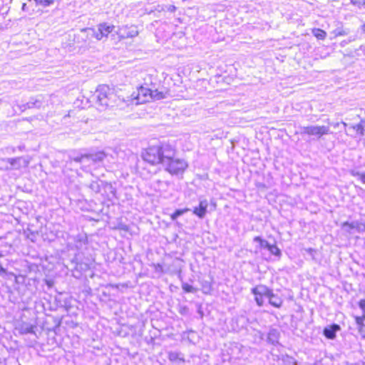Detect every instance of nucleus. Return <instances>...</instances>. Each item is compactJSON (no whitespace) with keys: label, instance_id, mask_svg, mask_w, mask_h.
Returning a JSON list of instances; mask_svg holds the SVG:
<instances>
[{"label":"nucleus","instance_id":"19","mask_svg":"<svg viewBox=\"0 0 365 365\" xmlns=\"http://www.w3.org/2000/svg\"><path fill=\"white\" fill-rule=\"evenodd\" d=\"M101 182L102 184V186H103V187L106 190H108L113 197H115L116 190H115V188L113 187V186L111 185V183L103 182V181H101Z\"/></svg>","mask_w":365,"mask_h":365},{"label":"nucleus","instance_id":"6","mask_svg":"<svg viewBox=\"0 0 365 365\" xmlns=\"http://www.w3.org/2000/svg\"><path fill=\"white\" fill-rule=\"evenodd\" d=\"M340 329V326L333 324L331 326L327 327L324 329V335L329 339H334L336 337V332Z\"/></svg>","mask_w":365,"mask_h":365},{"label":"nucleus","instance_id":"11","mask_svg":"<svg viewBox=\"0 0 365 365\" xmlns=\"http://www.w3.org/2000/svg\"><path fill=\"white\" fill-rule=\"evenodd\" d=\"M36 326L29 324L28 323H22L19 328V331L21 334H36L35 329Z\"/></svg>","mask_w":365,"mask_h":365},{"label":"nucleus","instance_id":"33","mask_svg":"<svg viewBox=\"0 0 365 365\" xmlns=\"http://www.w3.org/2000/svg\"><path fill=\"white\" fill-rule=\"evenodd\" d=\"M359 306L362 312L365 311V299H361L359 302Z\"/></svg>","mask_w":365,"mask_h":365},{"label":"nucleus","instance_id":"5","mask_svg":"<svg viewBox=\"0 0 365 365\" xmlns=\"http://www.w3.org/2000/svg\"><path fill=\"white\" fill-rule=\"evenodd\" d=\"M208 202L206 200H200L198 207H195L193 210V214L197 215L200 219L205 217L207 213V208Z\"/></svg>","mask_w":365,"mask_h":365},{"label":"nucleus","instance_id":"29","mask_svg":"<svg viewBox=\"0 0 365 365\" xmlns=\"http://www.w3.org/2000/svg\"><path fill=\"white\" fill-rule=\"evenodd\" d=\"M352 175L354 176H356L362 182V183L365 184V173H353Z\"/></svg>","mask_w":365,"mask_h":365},{"label":"nucleus","instance_id":"28","mask_svg":"<svg viewBox=\"0 0 365 365\" xmlns=\"http://www.w3.org/2000/svg\"><path fill=\"white\" fill-rule=\"evenodd\" d=\"M358 225H359V222H353L351 223H349V222H345L342 224V227L345 228L346 227H348L349 229L356 228L357 230Z\"/></svg>","mask_w":365,"mask_h":365},{"label":"nucleus","instance_id":"37","mask_svg":"<svg viewBox=\"0 0 365 365\" xmlns=\"http://www.w3.org/2000/svg\"><path fill=\"white\" fill-rule=\"evenodd\" d=\"M359 124H361V125H364V127L365 126V120L364 119H361L360 120V123Z\"/></svg>","mask_w":365,"mask_h":365},{"label":"nucleus","instance_id":"15","mask_svg":"<svg viewBox=\"0 0 365 365\" xmlns=\"http://www.w3.org/2000/svg\"><path fill=\"white\" fill-rule=\"evenodd\" d=\"M43 102L40 98H31L26 104L24 106L25 108H40L42 106Z\"/></svg>","mask_w":365,"mask_h":365},{"label":"nucleus","instance_id":"10","mask_svg":"<svg viewBox=\"0 0 365 365\" xmlns=\"http://www.w3.org/2000/svg\"><path fill=\"white\" fill-rule=\"evenodd\" d=\"M6 160L11 165V167L14 169H19L21 167V161L24 162V166H27L29 163V162L24 159L22 157L7 158Z\"/></svg>","mask_w":365,"mask_h":365},{"label":"nucleus","instance_id":"16","mask_svg":"<svg viewBox=\"0 0 365 365\" xmlns=\"http://www.w3.org/2000/svg\"><path fill=\"white\" fill-rule=\"evenodd\" d=\"M312 34L317 38L320 40H324L327 36V33L321 29H314Z\"/></svg>","mask_w":365,"mask_h":365},{"label":"nucleus","instance_id":"43","mask_svg":"<svg viewBox=\"0 0 365 365\" xmlns=\"http://www.w3.org/2000/svg\"><path fill=\"white\" fill-rule=\"evenodd\" d=\"M351 2H352L354 4H356V2H355V1H354V0H351Z\"/></svg>","mask_w":365,"mask_h":365},{"label":"nucleus","instance_id":"18","mask_svg":"<svg viewBox=\"0 0 365 365\" xmlns=\"http://www.w3.org/2000/svg\"><path fill=\"white\" fill-rule=\"evenodd\" d=\"M88 187L95 193H98L101 191V185L98 181H92L89 185Z\"/></svg>","mask_w":365,"mask_h":365},{"label":"nucleus","instance_id":"26","mask_svg":"<svg viewBox=\"0 0 365 365\" xmlns=\"http://www.w3.org/2000/svg\"><path fill=\"white\" fill-rule=\"evenodd\" d=\"M168 358H169L170 361H175L178 359H180V361H184V360L180 358V354L177 352L169 353Z\"/></svg>","mask_w":365,"mask_h":365},{"label":"nucleus","instance_id":"42","mask_svg":"<svg viewBox=\"0 0 365 365\" xmlns=\"http://www.w3.org/2000/svg\"><path fill=\"white\" fill-rule=\"evenodd\" d=\"M4 255L1 252H0V257H2Z\"/></svg>","mask_w":365,"mask_h":365},{"label":"nucleus","instance_id":"17","mask_svg":"<svg viewBox=\"0 0 365 365\" xmlns=\"http://www.w3.org/2000/svg\"><path fill=\"white\" fill-rule=\"evenodd\" d=\"M190 211L189 208L178 209L176 210L171 215L170 218L172 220H175L178 217Z\"/></svg>","mask_w":365,"mask_h":365},{"label":"nucleus","instance_id":"32","mask_svg":"<svg viewBox=\"0 0 365 365\" xmlns=\"http://www.w3.org/2000/svg\"><path fill=\"white\" fill-rule=\"evenodd\" d=\"M305 251L312 257V259H314V254L316 252V250L313 248H307L305 249Z\"/></svg>","mask_w":365,"mask_h":365},{"label":"nucleus","instance_id":"4","mask_svg":"<svg viewBox=\"0 0 365 365\" xmlns=\"http://www.w3.org/2000/svg\"><path fill=\"white\" fill-rule=\"evenodd\" d=\"M301 134L314 135L320 138L324 135L331 133L329 126L327 125H309L301 128Z\"/></svg>","mask_w":365,"mask_h":365},{"label":"nucleus","instance_id":"25","mask_svg":"<svg viewBox=\"0 0 365 365\" xmlns=\"http://www.w3.org/2000/svg\"><path fill=\"white\" fill-rule=\"evenodd\" d=\"M202 292L205 294H208L210 292L212 289L211 284L209 282L205 281L202 283Z\"/></svg>","mask_w":365,"mask_h":365},{"label":"nucleus","instance_id":"31","mask_svg":"<svg viewBox=\"0 0 365 365\" xmlns=\"http://www.w3.org/2000/svg\"><path fill=\"white\" fill-rule=\"evenodd\" d=\"M364 321L365 319L362 316L356 317V322L358 325L365 326Z\"/></svg>","mask_w":365,"mask_h":365},{"label":"nucleus","instance_id":"12","mask_svg":"<svg viewBox=\"0 0 365 365\" xmlns=\"http://www.w3.org/2000/svg\"><path fill=\"white\" fill-rule=\"evenodd\" d=\"M267 298L269 299V303L274 307L279 308L282 305L283 300L282 298L274 294L272 291Z\"/></svg>","mask_w":365,"mask_h":365},{"label":"nucleus","instance_id":"36","mask_svg":"<svg viewBox=\"0 0 365 365\" xmlns=\"http://www.w3.org/2000/svg\"><path fill=\"white\" fill-rule=\"evenodd\" d=\"M79 242H83V243L85 244V239H84V237H81L80 239H79Z\"/></svg>","mask_w":365,"mask_h":365},{"label":"nucleus","instance_id":"14","mask_svg":"<svg viewBox=\"0 0 365 365\" xmlns=\"http://www.w3.org/2000/svg\"><path fill=\"white\" fill-rule=\"evenodd\" d=\"M98 26L101 31H102L103 37H108V34H110L115 28L113 25H108L106 23L100 24Z\"/></svg>","mask_w":365,"mask_h":365},{"label":"nucleus","instance_id":"39","mask_svg":"<svg viewBox=\"0 0 365 365\" xmlns=\"http://www.w3.org/2000/svg\"><path fill=\"white\" fill-rule=\"evenodd\" d=\"M26 4L25 3H24L22 5V10L24 11L26 9Z\"/></svg>","mask_w":365,"mask_h":365},{"label":"nucleus","instance_id":"30","mask_svg":"<svg viewBox=\"0 0 365 365\" xmlns=\"http://www.w3.org/2000/svg\"><path fill=\"white\" fill-rule=\"evenodd\" d=\"M262 295H255V302L257 304L259 307H262L264 304V300L262 299Z\"/></svg>","mask_w":365,"mask_h":365},{"label":"nucleus","instance_id":"20","mask_svg":"<svg viewBox=\"0 0 365 365\" xmlns=\"http://www.w3.org/2000/svg\"><path fill=\"white\" fill-rule=\"evenodd\" d=\"M254 241L259 243L260 248H266L269 249L270 244L265 240L262 239L260 237L257 236L254 238Z\"/></svg>","mask_w":365,"mask_h":365},{"label":"nucleus","instance_id":"40","mask_svg":"<svg viewBox=\"0 0 365 365\" xmlns=\"http://www.w3.org/2000/svg\"><path fill=\"white\" fill-rule=\"evenodd\" d=\"M341 123L343 124V125H344V127H346V126L348 125H347V123H345V122H341Z\"/></svg>","mask_w":365,"mask_h":365},{"label":"nucleus","instance_id":"9","mask_svg":"<svg viewBox=\"0 0 365 365\" xmlns=\"http://www.w3.org/2000/svg\"><path fill=\"white\" fill-rule=\"evenodd\" d=\"M279 336L280 334L277 329H271L267 334V341L273 345H276L279 343Z\"/></svg>","mask_w":365,"mask_h":365},{"label":"nucleus","instance_id":"44","mask_svg":"<svg viewBox=\"0 0 365 365\" xmlns=\"http://www.w3.org/2000/svg\"><path fill=\"white\" fill-rule=\"evenodd\" d=\"M76 247H77V248H78V249L81 247L80 246H78V245H76Z\"/></svg>","mask_w":365,"mask_h":365},{"label":"nucleus","instance_id":"2","mask_svg":"<svg viewBox=\"0 0 365 365\" xmlns=\"http://www.w3.org/2000/svg\"><path fill=\"white\" fill-rule=\"evenodd\" d=\"M166 93L158 91V90H152L148 87L140 86L138 89V93L134 97L136 101L135 104H142L150 101H156L165 98Z\"/></svg>","mask_w":365,"mask_h":365},{"label":"nucleus","instance_id":"1","mask_svg":"<svg viewBox=\"0 0 365 365\" xmlns=\"http://www.w3.org/2000/svg\"><path fill=\"white\" fill-rule=\"evenodd\" d=\"M176 153L177 151L173 145L159 143L145 149L142 152V158L152 165L161 164L172 175H182L188 164L185 160L176 158Z\"/></svg>","mask_w":365,"mask_h":365},{"label":"nucleus","instance_id":"3","mask_svg":"<svg viewBox=\"0 0 365 365\" xmlns=\"http://www.w3.org/2000/svg\"><path fill=\"white\" fill-rule=\"evenodd\" d=\"M95 96L97 98V102L100 106H108L110 103V100L114 93L113 91L106 85L99 86L96 92Z\"/></svg>","mask_w":365,"mask_h":365},{"label":"nucleus","instance_id":"34","mask_svg":"<svg viewBox=\"0 0 365 365\" xmlns=\"http://www.w3.org/2000/svg\"><path fill=\"white\" fill-rule=\"evenodd\" d=\"M357 230L359 232H365V224H359L357 227Z\"/></svg>","mask_w":365,"mask_h":365},{"label":"nucleus","instance_id":"27","mask_svg":"<svg viewBox=\"0 0 365 365\" xmlns=\"http://www.w3.org/2000/svg\"><path fill=\"white\" fill-rule=\"evenodd\" d=\"M332 34L334 35L335 37H336L339 36H346L348 34V31L342 29H336L332 31Z\"/></svg>","mask_w":365,"mask_h":365},{"label":"nucleus","instance_id":"8","mask_svg":"<svg viewBox=\"0 0 365 365\" xmlns=\"http://www.w3.org/2000/svg\"><path fill=\"white\" fill-rule=\"evenodd\" d=\"M81 32H85L88 36L96 38L97 40H101L103 37L102 35V31H101L99 26L98 29L93 28H86L81 30Z\"/></svg>","mask_w":365,"mask_h":365},{"label":"nucleus","instance_id":"23","mask_svg":"<svg viewBox=\"0 0 365 365\" xmlns=\"http://www.w3.org/2000/svg\"><path fill=\"white\" fill-rule=\"evenodd\" d=\"M268 250L275 256L279 257L281 255L280 250L275 245H270Z\"/></svg>","mask_w":365,"mask_h":365},{"label":"nucleus","instance_id":"7","mask_svg":"<svg viewBox=\"0 0 365 365\" xmlns=\"http://www.w3.org/2000/svg\"><path fill=\"white\" fill-rule=\"evenodd\" d=\"M272 289L265 285L259 284L252 289V293L255 295H262L267 297L270 295Z\"/></svg>","mask_w":365,"mask_h":365},{"label":"nucleus","instance_id":"22","mask_svg":"<svg viewBox=\"0 0 365 365\" xmlns=\"http://www.w3.org/2000/svg\"><path fill=\"white\" fill-rule=\"evenodd\" d=\"M182 289L184 292L187 293H195L197 289L192 287V285H190L187 283H182Z\"/></svg>","mask_w":365,"mask_h":365},{"label":"nucleus","instance_id":"24","mask_svg":"<svg viewBox=\"0 0 365 365\" xmlns=\"http://www.w3.org/2000/svg\"><path fill=\"white\" fill-rule=\"evenodd\" d=\"M69 158L71 160H73L76 163H81L84 159H86V154H82L81 155H76V156L70 155Z\"/></svg>","mask_w":365,"mask_h":365},{"label":"nucleus","instance_id":"13","mask_svg":"<svg viewBox=\"0 0 365 365\" xmlns=\"http://www.w3.org/2000/svg\"><path fill=\"white\" fill-rule=\"evenodd\" d=\"M106 154L103 151L97 152L96 153L86 154V159L91 160L93 163H98L103 160Z\"/></svg>","mask_w":365,"mask_h":365},{"label":"nucleus","instance_id":"38","mask_svg":"<svg viewBox=\"0 0 365 365\" xmlns=\"http://www.w3.org/2000/svg\"><path fill=\"white\" fill-rule=\"evenodd\" d=\"M332 125L334 127V128H337L339 125V123H333Z\"/></svg>","mask_w":365,"mask_h":365},{"label":"nucleus","instance_id":"35","mask_svg":"<svg viewBox=\"0 0 365 365\" xmlns=\"http://www.w3.org/2000/svg\"><path fill=\"white\" fill-rule=\"evenodd\" d=\"M176 10V7L174 5H170L168 7V11L170 12H174Z\"/></svg>","mask_w":365,"mask_h":365},{"label":"nucleus","instance_id":"41","mask_svg":"<svg viewBox=\"0 0 365 365\" xmlns=\"http://www.w3.org/2000/svg\"><path fill=\"white\" fill-rule=\"evenodd\" d=\"M362 317L365 319V311H363Z\"/></svg>","mask_w":365,"mask_h":365},{"label":"nucleus","instance_id":"21","mask_svg":"<svg viewBox=\"0 0 365 365\" xmlns=\"http://www.w3.org/2000/svg\"><path fill=\"white\" fill-rule=\"evenodd\" d=\"M350 128H352L355 130L358 134H359L361 136L364 135V125L361 124H356V125H350Z\"/></svg>","mask_w":365,"mask_h":365}]
</instances>
